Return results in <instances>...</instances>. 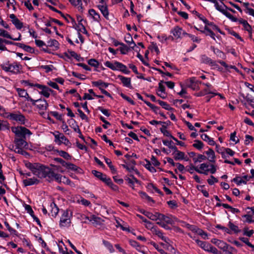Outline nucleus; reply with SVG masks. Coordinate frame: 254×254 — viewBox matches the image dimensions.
<instances>
[{"label": "nucleus", "instance_id": "f8f14e48", "mask_svg": "<svg viewBox=\"0 0 254 254\" xmlns=\"http://www.w3.org/2000/svg\"><path fill=\"white\" fill-rule=\"evenodd\" d=\"M92 174L97 178L98 179L104 182L105 184L108 181V177L106 174H103L102 173L99 172L97 170H92Z\"/></svg>", "mask_w": 254, "mask_h": 254}, {"label": "nucleus", "instance_id": "bb28decb", "mask_svg": "<svg viewBox=\"0 0 254 254\" xmlns=\"http://www.w3.org/2000/svg\"><path fill=\"white\" fill-rule=\"evenodd\" d=\"M55 152L58 153L60 156L63 157L66 160H70L72 157V156L70 155L68 153L63 150H59L57 149L55 150Z\"/></svg>", "mask_w": 254, "mask_h": 254}, {"label": "nucleus", "instance_id": "7ed1b4c3", "mask_svg": "<svg viewBox=\"0 0 254 254\" xmlns=\"http://www.w3.org/2000/svg\"><path fill=\"white\" fill-rule=\"evenodd\" d=\"M1 68L5 72H10L13 74L19 73L20 70L22 69V65L16 62L10 64L9 62L3 63L0 65Z\"/></svg>", "mask_w": 254, "mask_h": 254}, {"label": "nucleus", "instance_id": "1a4fd4ad", "mask_svg": "<svg viewBox=\"0 0 254 254\" xmlns=\"http://www.w3.org/2000/svg\"><path fill=\"white\" fill-rule=\"evenodd\" d=\"M9 18L11 19L12 24L15 26L17 29H21L23 26V23L16 17L15 14H10L9 15Z\"/></svg>", "mask_w": 254, "mask_h": 254}, {"label": "nucleus", "instance_id": "774afa93", "mask_svg": "<svg viewBox=\"0 0 254 254\" xmlns=\"http://www.w3.org/2000/svg\"><path fill=\"white\" fill-rule=\"evenodd\" d=\"M207 252L211 253L213 254H222L221 252L218 251L216 248L212 246L211 244Z\"/></svg>", "mask_w": 254, "mask_h": 254}, {"label": "nucleus", "instance_id": "a878e982", "mask_svg": "<svg viewBox=\"0 0 254 254\" xmlns=\"http://www.w3.org/2000/svg\"><path fill=\"white\" fill-rule=\"evenodd\" d=\"M38 164L39 163H35L33 164L29 162H27L25 163V165L26 168L31 170L32 173L35 175V174L36 173V171L37 170Z\"/></svg>", "mask_w": 254, "mask_h": 254}, {"label": "nucleus", "instance_id": "f3484780", "mask_svg": "<svg viewBox=\"0 0 254 254\" xmlns=\"http://www.w3.org/2000/svg\"><path fill=\"white\" fill-rule=\"evenodd\" d=\"M200 32L205 34L206 36H209L212 39L216 41L215 33L208 26H205L204 29L203 30H200Z\"/></svg>", "mask_w": 254, "mask_h": 254}, {"label": "nucleus", "instance_id": "680f3d73", "mask_svg": "<svg viewBox=\"0 0 254 254\" xmlns=\"http://www.w3.org/2000/svg\"><path fill=\"white\" fill-rule=\"evenodd\" d=\"M198 169V167L194 166L192 164H190L189 166L186 167V170L190 174H193V170L196 171V170Z\"/></svg>", "mask_w": 254, "mask_h": 254}, {"label": "nucleus", "instance_id": "864d4df0", "mask_svg": "<svg viewBox=\"0 0 254 254\" xmlns=\"http://www.w3.org/2000/svg\"><path fill=\"white\" fill-rule=\"evenodd\" d=\"M51 115L54 116L57 120L63 122V121H64L63 118V115H59L57 112L56 111H51L49 113Z\"/></svg>", "mask_w": 254, "mask_h": 254}, {"label": "nucleus", "instance_id": "ea45409f", "mask_svg": "<svg viewBox=\"0 0 254 254\" xmlns=\"http://www.w3.org/2000/svg\"><path fill=\"white\" fill-rule=\"evenodd\" d=\"M205 26L208 27V26H211L213 30L217 31L222 35H225V33L223 31H221V29L219 28V27L215 25L213 22L208 21V22Z\"/></svg>", "mask_w": 254, "mask_h": 254}, {"label": "nucleus", "instance_id": "a18cd8bd", "mask_svg": "<svg viewBox=\"0 0 254 254\" xmlns=\"http://www.w3.org/2000/svg\"><path fill=\"white\" fill-rule=\"evenodd\" d=\"M146 188L148 190H151V189H153L157 193H159V194L163 195V193L162 191H161L159 189H158L154 184L152 183H148L147 185L146 186Z\"/></svg>", "mask_w": 254, "mask_h": 254}, {"label": "nucleus", "instance_id": "0eeeda50", "mask_svg": "<svg viewBox=\"0 0 254 254\" xmlns=\"http://www.w3.org/2000/svg\"><path fill=\"white\" fill-rule=\"evenodd\" d=\"M7 119L16 121L22 125L25 124V121L26 120L25 116L20 112H19L18 114L9 113L7 117Z\"/></svg>", "mask_w": 254, "mask_h": 254}, {"label": "nucleus", "instance_id": "3c124183", "mask_svg": "<svg viewBox=\"0 0 254 254\" xmlns=\"http://www.w3.org/2000/svg\"><path fill=\"white\" fill-rule=\"evenodd\" d=\"M87 63L89 65L95 68H98L99 66V62L95 59H89Z\"/></svg>", "mask_w": 254, "mask_h": 254}, {"label": "nucleus", "instance_id": "c9c22d12", "mask_svg": "<svg viewBox=\"0 0 254 254\" xmlns=\"http://www.w3.org/2000/svg\"><path fill=\"white\" fill-rule=\"evenodd\" d=\"M9 124L6 121L0 120V130H9Z\"/></svg>", "mask_w": 254, "mask_h": 254}, {"label": "nucleus", "instance_id": "e433bc0d", "mask_svg": "<svg viewBox=\"0 0 254 254\" xmlns=\"http://www.w3.org/2000/svg\"><path fill=\"white\" fill-rule=\"evenodd\" d=\"M242 217L245 218V220H243L244 223H248L251 224L254 222V217L251 215L248 214H244L242 216Z\"/></svg>", "mask_w": 254, "mask_h": 254}, {"label": "nucleus", "instance_id": "6e6552de", "mask_svg": "<svg viewBox=\"0 0 254 254\" xmlns=\"http://www.w3.org/2000/svg\"><path fill=\"white\" fill-rule=\"evenodd\" d=\"M35 85L36 87L41 89V91L39 92V93L43 95L46 98H49L50 97V92L52 93L54 92V90L45 85H41L38 83H36V85Z\"/></svg>", "mask_w": 254, "mask_h": 254}, {"label": "nucleus", "instance_id": "8fccbe9b", "mask_svg": "<svg viewBox=\"0 0 254 254\" xmlns=\"http://www.w3.org/2000/svg\"><path fill=\"white\" fill-rule=\"evenodd\" d=\"M129 244L133 248H135L136 250L138 252H141L143 254H145V252H141L139 250V248H140V244L136 241L135 240H130L129 241Z\"/></svg>", "mask_w": 254, "mask_h": 254}, {"label": "nucleus", "instance_id": "09e8293b", "mask_svg": "<svg viewBox=\"0 0 254 254\" xmlns=\"http://www.w3.org/2000/svg\"><path fill=\"white\" fill-rule=\"evenodd\" d=\"M40 68L45 70L46 73H49L52 71L53 69H55V67L53 65H42L40 66Z\"/></svg>", "mask_w": 254, "mask_h": 254}, {"label": "nucleus", "instance_id": "4468645a", "mask_svg": "<svg viewBox=\"0 0 254 254\" xmlns=\"http://www.w3.org/2000/svg\"><path fill=\"white\" fill-rule=\"evenodd\" d=\"M97 7L100 10L101 12L104 16V17L107 19L109 20V10L108 6L105 3V5H97Z\"/></svg>", "mask_w": 254, "mask_h": 254}, {"label": "nucleus", "instance_id": "a211bd4d", "mask_svg": "<svg viewBox=\"0 0 254 254\" xmlns=\"http://www.w3.org/2000/svg\"><path fill=\"white\" fill-rule=\"evenodd\" d=\"M200 61L202 63L208 64L210 65H215V61L207 57L205 55H201L200 57Z\"/></svg>", "mask_w": 254, "mask_h": 254}, {"label": "nucleus", "instance_id": "49530a36", "mask_svg": "<svg viewBox=\"0 0 254 254\" xmlns=\"http://www.w3.org/2000/svg\"><path fill=\"white\" fill-rule=\"evenodd\" d=\"M145 161L146 162V164L144 165V167L146 169H147L148 170H149L151 173H155L156 172V169L152 166L150 162L147 160V159H145Z\"/></svg>", "mask_w": 254, "mask_h": 254}, {"label": "nucleus", "instance_id": "79ce46f5", "mask_svg": "<svg viewBox=\"0 0 254 254\" xmlns=\"http://www.w3.org/2000/svg\"><path fill=\"white\" fill-rule=\"evenodd\" d=\"M139 194L142 199H145L147 200L148 201L155 203V201L153 198L149 196L145 192L140 191L139 192Z\"/></svg>", "mask_w": 254, "mask_h": 254}, {"label": "nucleus", "instance_id": "58836bf2", "mask_svg": "<svg viewBox=\"0 0 254 254\" xmlns=\"http://www.w3.org/2000/svg\"><path fill=\"white\" fill-rule=\"evenodd\" d=\"M102 242L103 244L109 251L110 253H113L115 252V250L113 248V246L110 242L105 240H103Z\"/></svg>", "mask_w": 254, "mask_h": 254}, {"label": "nucleus", "instance_id": "f704fd0d", "mask_svg": "<svg viewBox=\"0 0 254 254\" xmlns=\"http://www.w3.org/2000/svg\"><path fill=\"white\" fill-rule=\"evenodd\" d=\"M105 184L107 185L108 187H109L113 190L118 191H119V187L116 185H115L111 179L109 178L108 179V181L105 183Z\"/></svg>", "mask_w": 254, "mask_h": 254}, {"label": "nucleus", "instance_id": "7c9ffc66", "mask_svg": "<svg viewBox=\"0 0 254 254\" xmlns=\"http://www.w3.org/2000/svg\"><path fill=\"white\" fill-rule=\"evenodd\" d=\"M52 22L56 23L61 26L64 25L63 23L61 21L51 17H49V20L45 22V25L47 27H52Z\"/></svg>", "mask_w": 254, "mask_h": 254}, {"label": "nucleus", "instance_id": "39448f33", "mask_svg": "<svg viewBox=\"0 0 254 254\" xmlns=\"http://www.w3.org/2000/svg\"><path fill=\"white\" fill-rule=\"evenodd\" d=\"M11 130L18 138H26L27 134L29 135L32 134V132L29 129L23 126L12 127Z\"/></svg>", "mask_w": 254, "mask_h": 254}, {"label": "nucleus", "instance_id": "0e129e2a", "mask_svg": "<svg viewBox=\"0 0 254 254\" xmlns=\"http://www.w3.org/2000/svg\"><path fill=\"white\" fill-rule=\"evenodd\" d=\"M125 40L126 43L129 45L134 44L135 45V42L133 40L132 36L130 33H128L127 36L125 37Z\"/></svg>", "mask_w": 254, "mask_h": 254}, {"label": "nucleus", "instance_id": "e2e57ef3", "mask_svg": "<svg viewBox=\"0 0 254 254\" xmlns=\"http://www.w3.org/2000/svg\"><path fill=\"white\" fill-rule=\"evenodd\" d=\"M16 90L20 97H26V95H28V93L24 89L17 88Z\"/></svg>", "mask_w": 254, "mask_h": 254}, {"label": "nucleus", "instance_id": "052dcab7", "mask_svg": "<svg viewBox=\"0 0 254 254\" xmlns=\"http://www.w3.org/2000/svg\"><path fill=\"white\" fill-rule=\"evenodd\" d=\"M239 239L244 243H245L246 245H247L248 246H249L250 248L254 249V245L252 244L249 241V239L245 237H239Z\"/></svg>", "mask_w": 254, "mask_h": 254}, {"label": "nucleus", "instance_id": "4c0bfd02", "mask_svg": "<svg viewBox=\"0 0 254 254\" xmlns=\"http://www.w3.org/2000/svg\"><path fill=\"white\" fill-rule=\"evenodd\" d=\"M144 103L149 107L155 114H158L159 113V112L158 111L160 110L159 107L156 106L147 101H144Z\"/></svg>", "mask_w": 254, "mask_h": 254}, {"label": "nucleus", "instance_id": "6e6d98bb", "mask_svg": "<svg viewBox=\"0 0 254 254\" xmlns=\"http://www.w3.org/2000/svg\"><path fill=\"white\" fill-rule=\"evenodd\" d=\"M249 228L248 227H245L243 229V235L246 236L248 237H251L253 234L254 233V231L252 229L250 230H248Z\"/></svg>", "mask_w": 254, "mask_h": 254}, {"label": "nucleus", "instance_id": "b1692460", "mask_svg": "<svg viewBox=\"0 0 254 254\" xmlns=\"http://www.w3.org/2000/svg\"><path fill=\"white\" fill-rule=\"evenodd\" d=\"M197 245L202 249L206 252H208L210 244L206 242L200 241L199 240H195Z\"/></svg>", "mask_w": 254, "mask_h": 254}, {"label": "nucleus", "instance_id": "2f4dec72", "mask_svg": "<svg viewBox=\"0 0 254 254\" xmlns=\"http://www.w3.org/2000/svg\"><path fill=\"white\" fill-rule=\"evenodd\" d=\"M183 29L182 28L177 26L171 30V33L174 36L177 38H179L180 37V35Z\"/></svg>", "mask_w": 254, "mask_h": 254}, {"label": "nucleus", "instance_id": "423d86ee", "mask_svg": "<svg viewBox=\"0 0 254 254\" xmlns=\"http://www.w3.org/2000/svg\"><path fill=\"white\" fill-rule=\"evenodd\" d=\"M228 226L229 229L223 226L220 224H217L215 227L218 229L223 230L224 232L229 234H231L232 232H233L236 234L241 232V230L239 229L238 226L234 224L231 221L229 222Z\"/></svg>", "mask_w": 254, "mask_h": 254}, {"label": "nucleus", "instance_id": "dca6fc26", "mask_svg": "<svg viewBox=\"0 0 254 254\" xmlns=\"http://www.w3.org/2000/svg\"><path fill=\"white\" fill-rule=\"evenodd\" d=\"M39 183L40 181L34 177L23 180V183L25 187L30 186L35 184L37 185Z\"/></svg>", "mask_w": 254, "mask_h": 254}, {"label": "nucleus", "instance_id": "4be33fe9", "mask_svg": "<svg viewBox=\"0 0 254 254\" xmlns=\"http://www.w3.org/2000/svg\"><path fill=\"white\" fill-rule=\"evenodd\" d=\"M92 84L93 86L102 88H107L109 85V83L105 82L102 80H98L97 81H92Z\"/></svg>", "mask_w": 254, "mask_h": 254}, {"label": "nucleus", "instance_id": "c756f323", "mask_svg": "<svg viewBox=\"0 0 254 254\" xmlns=\"http://www.w3.org/2000/svg\"><path fill=\"white\" fill-rule=\"evenodd\" d=\"M216 246H217L220 249L223 250V251H226L227 250H228L229 248L231 250L233 249L232 247L230 246L226 243L221 240L219 241Z\"/></svg>", "mask_w": 254, "mask_h": 254}, {"label": "nucleus", "instance_id": "9d476101", "mask_svg": "<svg viewBox=\"0 0 254 254\" xmlns=\"http://www.w3.org/2000/svg\"><path fill=\"white\" fill-rule=\"evenodd\" d=\"M117 78L119 79L121 81L124 86L132 89V86L131 84V78L130 77H127L122 75H118Z\"/></svg>", "mask_w": 254, "mask_h": 254}, {"label": "nucleus", "instance_id": "2eb2a0df", "mask_svg": "<svg viewBox=\"0 0 254 254\" xmlns=\"http://www.w3.org/2000/svg\"><path fill=\"white\" fill-rule=\"evenodd\" d=\"M39 103L37 105V108L40 110H46L49 107V104L45 99H39Z\"/></svg>", "mask_w": 254, "mask_h": 254}, {"label": "nucleus", "instance_id": "37998d69", "mask_svg": "<svg viewBox=\"0 0 254 254\" xmlns=\"http://www.w3.org/2000/svg\"><path fill=\"white\" fill-rule=\"evenodd\" d=\"M215 145H216V151L218 153L221 154L222 158L226 159L227 157V156L226 155L225 152H224V150H225V148L220 147V145L217 144H216Z\"/></svg>", "mask_w": 254, "mask_h": 254}, {"label": "nucleus", "instance_id": "72a5a7b5", "mask_svg": "<svg viewBox=\"0 0 254 254\" xmlns=\"http://www.w3.org/2000/svg\"><path fill=\"white\" fill-rule=\"evenodd\" d=\"M50 206L52 208L51 210V213L52 216L56 217L57 215L58 214V212L59 211V208H58V206L56 205V204L54 202H52Z\"/></svg>", "mask_w": 254, "mask_h": 254}, {"label": "nucleus", "instance_id": "cd10ccee", "mask_svg": "<svg viewBox=\"0 0 254 254\" xmlns=\"http://www.w3.org/2000/svg\"><path fill=\"white\" fill-rule=\"evenodd\" d=\"M218 63H219L221 65L223 66L228 71H230L229 69H233L238 73H239L240 72L239 70L235 65H229L225 62L221 60L218 61Z\"/></svg>", "mask_w": 254, "mask_h": 254}, {"label": "nucleus", "instance_id": "f03ea898", "mask_svg": "<svg viewBox=\"0 0 254 254\" xmlns=\"http://www.w3.org/2000/svg\"><path fill=\"white\" fill-rule=\"evenodd\" d=\"M104 64L106 66L114 71L120 70L126 74H129L130 73V70L127 69L126 65L118 61H115L114 64L110 61H106Z\"/></svg>", "mask_w": 254, "mask_h": 254}, {"label": "nucleus", "instance_id": "f257e3e1", "mask_svg": "<svg viewBox=\"0 0 254 254\" xmlns=\"http://www.w3.org/2000/svg\"><path fill=\"white\" fill-rule=\"evenodd\" d=\"M53 171L52 169L49 167L39 163L35 175L40 179L46 178V181L48 182Z\"/></svg>", "mask_w": 254, "mask_h": 254}, {"label": "nucleus", "instance_id": "de8ad7c7", "mask_svg": "<svg viewBox=\"0 0 254 254\" xmlns=\"http://www.w3.org/2000/svg\"><path fill=\"white\" fill-rule=\"evenodd\" d=\"M4 224L5 227H6L7 229L9 231V232L11 234L18 236V233L17 232V231L15 229H13L12 228H11L9 225V223L7 221H5L4 222Z\"/></svg>", "mask_w": 254, "mask_h": 254}, {"label": "nucleus", "instance_id": "a19ab883", "mask_svg": "<svg viewBox=\"0 0 254 254\" xmlns=\"http://www.w3.org/2000/svg\"><path fill=\"white\" fill-rule=\"evenodd\" d=\"M173 155L174 159L176 161L185 159V154L184 152L179 151Z\"/></svg>", "mask_w": 254, "mask_h": 254}, {"label": "nucleus", "instance_id": "13d9d810", "mask_svg": "<svg viewBox=\"0 0 254 254\" xmlns=\"http://www.w3.org/2000/svg\"><path fill=\"white\" fill-rule=\"evenodd\" d=\"M24 207L25 208V210H26L27 212L29 213L31 217H32L34 215V212L32 209V207L30 205L27 204L25 203L23 204Z\"/></svg>", "mask_w": 254, "mask_h": 254}, {"label": "nucleus", "instance_id": "393cba45", "mask_svg": "<svg viewBox=\"0 0 254 254\" xmlns=\"http://www.w3.org/2000/svg\"><path fill=\"white\" fill-rule=\"evenodd\" d=\"M88 13L91 16L93 20L98 22L101 21V17L99 13L97 12L95 9H90L88 11Z\"/></svg>", "mask_w": 254, "mask_h": 254}, {"label": "nucleus", "instance_id": "5701e85b", "mask_svg": "<svg viewBox=\"0 0 254 254\" xmlns=\"http://www.w3.org/2000/svg\"><path fill=\"white\" fill-rule=\"evenodd\" d=\"M26 138H15L14 143L16 144V148L22 147L27 145V142L25 141Z\"/></svg>", "mask_w": 254, "mask_h": 254}, {"label": "nucleus", "instance_id": "ddd939ff", "mask_svg": "<svg viewBox=\"0 0 254 254\" xmlns=\"http://www.w3.org/2000/svg\"><path fill=\"white\" fill-rule=\"evenodd\" d=\"M63 176L61 174L55 173L54 171H52V173L51 175V176L49 178V180L48 181L49 183H51L54 180H55L56 182L59 183H62Z\"/></svg>", "mask_w": 254, "mask_h": 254}, {"label": "nucleus", "instance_id": "4d7b16f0", "mask_svg": "<svg viewBox=\"0 0 254 254\" xmlns=\"http://www.w3.org/2000/svg\"><path fill=\"white\" fill-rule=\"evenodd\" d=\"M67 122L69 124L70 127H72L74 131L75 129H77L76 127H79L76 121L74 119L68 120Z\"/></svg>", "mask_w": 254, "mask_h": 254}, {"label": "nucleus", "instance_id": "c03bdc74", "mask_svg": "<svg viewBox=\"0 0 254 254\" xmlns=\"http://www.w3.org/2000/svg\"><path fill=\"white\" fill-rule=\"evenodd\" d=\"M194 142V143L192 144V146L196 149L200 150L203 147L204 144L201 141L195 139Z\"/></svg>", "mask_w": 254, "mask_h": 254}, {"label": "nucleus", "instance_id": "20e7f679", "mask_svg": "<svg viewBox=\"0 0 254 254\" xmlns=\"http://www.w3.org/2000/svg\"><path fill=\"white\" fill-rule=\"evenodd\" d=\"M62 214L60 220L61 228L69 227L71 223V218L72 217V212L68 209L62 210Z\"/></svg>", "mask_w": 254, "mask_h": 254}, {"label": "nucleus", "instance_id": "603ef678", "mask_svg": "<svg viewBox=\"0 0 254 254\" xmlns=\"http://www.w3.org/2000/svg\"><path fill=\"white\" fill-rule=\"evenodd\" d=\"M195 233H196L198 235L202 237V238L204 240L208 239V238H207L208 235H207V233L200 228H198L197 229V230H196Z\"/></svg>", "mask_w": 254, "mask_h": 254}, {"label": "nucleus", "instance_id": "aec40b11", "mask_svg": "<svg viewBox=\"0 0 254 254\" xmlns=\"http://www.w3.org/2000/svg\"><path fill=\"white\" fill-rule=\"evenodd\" d=\"M48 44L46 45V47H53L54 50L56 51L59 49V45L60 44L59 42L55 40V39H50L48 42Z\"/></svg>", "mask_w": 254, "mask_h": 254}, {"label": "nucleus", "instance_id": "69168bd1", "mask_svg": "<svg viewBox=\"0 0 254 254\" xmlns=\"http://www.w3.org/2000/svg\"><path fill=\"white\" fill-rule=\"evenodd\" d=\"M120 95L125 100L127 101L132 105H134L135 103L129 97L127 96L126 95L124 94L123 93H120Z\"/></svg>", "mask_w": 254, "mask_h": 254}, {"label": "nucleus", "instance_id": "412c9836", "mask_svg": "<svg viewBox=\"0 0 254 254\" xmlns=\"http://www.w3.org/2000/svg\"><path fill=\"white\" fill-rule=\"evenodd\" d=\"M65 167L68 170L76 172L78 173H82V170L80 168L71 163L67 162Z\"/></svg>", "mask_w": 254, "mask_h": 254}, {"label": "nucleus", "instance_id": "6ab92c4d", "mask_svg": "<svg viewBox=\"0 0 254 254\" xmlns=\"http://www.w3.org/2000/svg\"><path fill=\"white\" fill-rule=\"evenodd\" d=\"M208 148V151H205L204 153L208 156V160L209 162L214 163L215 162V155L214 150L211 148Z\"/></svg>", "mask_w": 254, "mask_h": 254}, {"label": "nucleus", "instance_id": "9b49d317", "mask_svg": "<svg viewBox=\"0 0 254 254\" xmlns=\"http://www.w3.org/2000/svg\"><path fill=\"white\" fill-rule=\"evenodd\" d=\"M187 86L193 90H198L199 89V87L198 85H196L195 82V77H191L188 79Z\"/></svg>", "mask_w": 254, "mask_h": 254}, {"label": "nucleus", "instance_id": "bf43d9fd", "mask_svg": "<svg viewBox=\"0 0 254 254\" xmlns=\"http://www.w3.org/2000/svg\"><path fill=\"white\" fill-rule=\"evenodd\" d=\"M164 83V81L163 80H161L158 84V89L157 92H161V93H164V94H166L165 92V87L163 84Z\"/></svg>", "mask_w": 254, "mask_h": 254}, {"label": "nucleus", "instance_id": "473e14b6", "mask_svg": "<svg viewBox=\"0 0 254 254\" xmlns=\"http://www.w3.org/2000/svg\"><path fill=\"white\" fill-rule=\"evenodd\" d=\"M67 52L70 55V56L74 58L78 62H83L84 58L81 57L80 55H78L74 51H71L70 50H68Z\"/></svg>", "mask_w": 254, "mask_h": 254}, {"label": "nucleus", "instance_id": "5fc2aeb1", "mask_svg": "<svg viewBox=\"0 0 254 254\" xmlns=\"http://www.w3.org/2000/svg\"><path fill=\"white\" fill-rule=\"evenodd\" d=\"M62 182L64 184L69 185L72 187H75V184L74 183L71 182V181L69 178L66 177L65 176L63 177Z\"/></svg>", "mask_w": 254, "mask_h": 254}, {"label": "nucleus", "instance_id": "338daca9", "mask_svg": "<svg viewBox=\"0 0 254 254\" xmlns=\"http://www.w3.org/2000/svg\"><path fill=\"white\" fill-rule=\"evenodd\" d=\"M214 54L216 55L217 57L221 58L223 60H225L226 58V56L225 54L222 51L219 50L218 49L216 51Z\"/></svg>", "mask_w": 254, "mask_h": 254}, {"label": "nucleus", "instance_id": "c85d7f7f", "mask_svg": "<svg viewBox=\"0 0 254 254\" xmlns=\"http://www.w3.org/2000/svg\"><path fill=\"white\" fill-rule=\"evenodd\" d=\"M200 137L203 140L206 141L210 145L214 146L216 144V143L214 141L213 139L210 137L206 134H202Z\"/></svg>", "mask_w": 254, "mask_h": 254}]
</instances>
